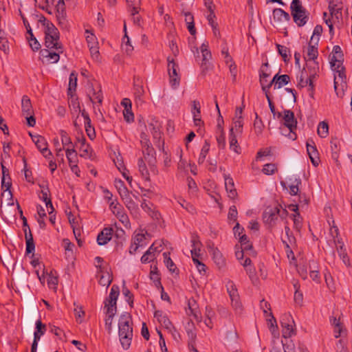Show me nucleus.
Instances as JSON below:
<instances>
[{"label": "nucleus", "mask_w": 352, "mask_h": 352, "mask_svg": "<svg viewBox=\"0 0 352 352\" xmlns=\"http://www.w3.org/2000/svg\"><path fill=\"white\" fill-rule=\"evenodd\" d=\"M207 248L209 253L212 255V259L217 266L219 269L223 267L226 265V259L219 250L214 247V244L212 243L208 244Z\"/></svg>", "instance_id": "9b49d317"}, {"label": "nucleus", "mask_w": 352, "mask_h": 352, "mask_svg": "<svg viewBox=\"0 0 352 352\" xmlns=\"http://www.w3.org/2000/svg\"><path fill=\"white\" fill-rule=\"evenodd\" d=\"M277 118H282L284 126L288 129V138L292 140L296 139L297 135L295 131L297 128V120L295 118L294 113L291 110H284L283 112H278Z\"/></svg>", "instance_id": "7ed1b4c3"}, {"label": "nucleus", "mask_w": 352, "mask_h": 352, "mask_svg": "<svg viewBox=\"0 0 352 352\" xmlns=\"http://www.w3.org/2000/svg\"><path fill=\"white\" fill-rule=\"evenodd\" d=\"M237 338L236 330L235 327L230 324L229 327L226 331V338L228 341H235Z\"/></svg>", "instance_id": "5fc2aeb1"}, {"label": "nucleus", "mask_w": 352, "mask_h": 352, "mask_svg": "<svg viewBox=\"0 0 352 352\" xmlns=\"http://www.w3.org/2000/svg\"><path fill=\"white\" fill-rule=\"evenodd\" d=\"M77 108L81 113L82 117L84 118V124L87 135L91 140H93L96 138V132L94 126H91V119L85 109L82 111L80 109L79 104H77Z\"/></svg>", "instance_id": "4468645a"}, {"label": "nucleus", "mask_w": 352, "mask_h": 352, "mask_svg": "<svg viewBox=\"0 0 352 352\" xmlns=\"http://www.w3.org/2000/svg\"><path fill=\"white\" fill-rule=\"evenodd\" d=\"M129 11L132 14H138L140 9V0H126Z\"/></svg>", "instance_id": "49530a36"}, {"label": "nucleus", "mask_w": 352, "mask_h": 352, "mask_svg": "<svg viewBox=\"0 0 352 352\" xmlns=\"http://www.w3.org/2000/svg\"><path fill=\"white\" fill-rule=\"evenodd\" d=\"M168 72L170 76V83L172 87H177L179 85L180 77L177 74L178 65L173 58L168 57Z\"/></svg>", "instance_id": "9d476101"}, {"label": "nucleus", "mask_w": 352, "mask_h": 352, "mask_svg": "<svg viewBox=\"0 0 352 352\" xmlns=\"http://www.w3.org/2000/svg\"><path fill=\"white\" fill-rule=\"evenodd\" d=\"M341 4L342 3L340 0L330 1L329 4V10L332 18H336L338 20L339 18L342 16L341 10L342 9V6Z\"/></svg>", "instance_id": "412c9836"}, {"label": "nucleus", "mask_w": 352, "mask_h": 352, "mask_svg": "<svg viewBox=\"0 0 352 352\" xmlns=\"http://www.w3.org/2000/svg\"><path fill=\"white\" fill-rule=\"evenodd\" d=\"M77 80V74L75 72H72L70 74L69 78L68 95L73 96L76 89Z\"/></svg>", "instance_id": "4c0bfd02"}, {"label": "nucleus", "mask_w": 352, "mask_h": 352, "mask_svg": "<svg viewBox=\"0 0 352 352\" xmlns=\"http://www.w3.org/2000/svg\"><path fill=\"white\" fill-rule=\"evenodd\" d=\"M41 52L43 56H44L49 63H56L60 59V54L63 52H59L58 50H56V52H50L48 49L42 50Z\"/></svg>", "instance_id": "c85d7f7f"}, {"label": "nucleus", "mask_w": 352, "mask_h": 352, "mask_svg": "<svg viewBox=\"0 0 352 352\" xmlns=\"http://www.w3.org/2000/svg\"><path fill=\"white\" fill-rule=\"evenodd\" d=\"M336 250L340 259L346 266L350 265L349 257L346 251V248L342 239H334Z\"/></svg>", "instance_id": "f8f14e48"}, {"label": "nucleus", "mask_w": 352, "mask_h": 352, "mask_svg": "<svg viewBox=\"0 0 352 352\" xmlns=\"http://www.w3.org/2000/svg\"><path fill=\"white\" fill-rule=\"evenodd\" d=\"M134 94L135 98L141 100L142 96L144 94V89L143 85L138 83L136 81L134 82Z\"/></svg>", "instance_id": "bf43d9fd"}, {"label": "nucleus", "mask_w": 352, "mask_h": 352, "mask_svg": "<svg viewBox=\"0 0 352 352\" xmlns=\"http://www.w3.org/2000/svg\"><path fill=\"white\" fill-rule=\"evenodd\" d=\"M294 21L297 24L298 26L302 27L306 24L308 20V15L307 14L305 9L300 10L297 12L292 14Z\"/></svg>", "instance_id": "a878e982"}, {"label": "nucleus", "mask_w": 352, "mask_h": 352, "mask_svg": "<svg viewBox=\"0 0 352 352\" xmlns=\"http://www.w3.org/2000/svg\"><path fill=\"white\" fill-rule=\"evenodd\" d=\"M133 197H134L135 199H138V197L135 195H132V193H131L122 200L123 201L126 207L130 210L131 213H135L138 210V206L133 201Z\"/></svg>", "instance_id": "7c9ffc66"}, {"label": "nucleus", "mask_w": 352, "mask_h": 352, "mask_svg": "<svg viewBox=\"0 0 352 352\" xmlns=\"http://www.w3.org/2000/svg\"><path fill=\"white\" fill-rule=\"evenodd\" d=\"M39 22L44 26L45 46L49 50H58L63 52V47L59 41V32L55 25L42 16Z\"/></svg>", "instance_id": "f257e3e1"}, {"label": "nucleus", "mask_w": 352, "mask_h": 352, "mask_svg": "<svg viewBox=\"0 0 352 352\" xmlns=\"http://www.w3.org/2000/svg\"><path fill=\"white\" fill-rule=\"evenodd\" d=\"M110 210L119 221L126 227H130V221L124 212L123 207L118 201H112L109 205Z\"/></svg>", "instance_id": "0eeeda50"}, {"label": "nucleus", "mask_w": 352, "mask_h": 352, "mask_svg": "<svg viewBox=\"0 0 352 352\" xmlns=\"http://www.w3.org/2000/svg\"><path fill=\"white\" fill-rule=\"evenodd\" d=\"M276 170V166L274 164H266L262 169V172L267 175L274 174Z\"/></svg>", "instance_id": "338daca9"}, {"label": "nucleus", "mask_w": 352, "mask_h": 352, "mask_svg": "<svg viewBox=\"0 0 352 352\" xmlns=\"http://www.w3.org/2000/svg\"><path fill=\"white\" fill-rule=\"evenodd\" d=\"M46 331V326L42 323L40 320L36 322V330L34 333V338H38L40 340L41 337Z\"/></svg>", "instance_id": "09e8293b"}, {"label": "nucleus", "mask_w": 352, "mask_h": 352, "mask_svg": "<svg viewBox=\"0 0 352 352\" xmlns=\"http://www.w3.org/2000/svg\"><path fill=\"white\" fill-rule=\"evenodd\" d=\"M210 150V144L209 142L206 140L201 150L199 158H198V163L199 164H203L206 160V155H208Z\"/></svg>", "instance_id": "8fccbe9b"}, {"label": "nucleus", "mask_w": 352, "mask_h": 352, "mask_svg": "<svg viewBox=\"0 0 352 352\" xmlns=\"http://www.w3.org/2000/svg\"><path fill=\"white\" fill-rule=\"evenodd\" d=\"M267 317V324L272 334L274 336V337H278L279 336V333L277 331V324L275 318L272 315V312H270L269 316Z\"/></svg>", "instance_id": "58836bf2"}, {"label": "nucleus", "mask_w": 352, "mask_h": 352, "mask_svg": "<svg viewBox=\"0 0 352 352\" xmlns=\"http://www.w3.org/2000/svg\"><path fill=\"white\" fill-rule=\"evenodd\" d=\"M311 63H313V67L307 68V78L305 81V85H309L312 89L314 88V80L319 72V65L317 62H312Z\"/></svg>", "instance_id": "f3484780"}, {"label": "nucleus", "mask_w": 352, "mask_h": 352, "mask_svg": "<svg viewBox=\"0 0 352 352\" xmlns=\"http://www.w3.org/2000/svg\"><path fill=\"white\" fill-rule=\"evenodd\" d=\"M284 352H296L295 344L292 340H287L285 342H282Z\"/></svg>", "instance_id": "e2e57ef3"}, {"label": "nucleus", "mask_w": 352, "mask_h": 352, "mask_svg": "<svg viewBox=\"0 0 352 352\" xmlns=\"http://www.w3.org/2000/svg\"><path fill=\"white\" fill-rule=\"evenodd\" d=\"M124 36L122 38V50L124 51L127 54H130L133 50V46L131 45L129 37L126 33V24L124 25Z\"/></svg>", "instance_id": "e433bc0d"}, {"label": "nucleus", "mask_w": 352, "mask_h": 352, "mask_svg": "<svg viewBox=\"0 0 352 352\" xmlns=\"http://www.w3.org/2000/svg\"><path fill=\"white\" fill-rule=\"evenodd\" d=\"M191 113L193 116V122L197 126H200L203 124V121L201 118V105L199 101L194 100L192 103Z\"/></svg>", "instance_id": "4be33fe9"}, {"label": "nucleus", "mask_w": 352, "mask_h": 352, "mask_svg": "<svg viewBox=\"0 0 352 352\" xmlns=\"http://www.w3.org/2000/svg\"><path fill=\"white\" fill-rule=\"evenodd\" d=\"M185 21L187 24V28L190 33L191 35H195L196 33L195 25H194V18L192 14L189 12L185 13Z\"/></svg>", "instance_id": "37998d69"}, {"label": "nucleus", "mask_w": 352, "mask_h": 352, "mask_svg": "<svg viewBox=\"0 0 352 352\" xmlns=\"http://www.w3.org/2000/svg\"><path fill=\"white\" fill-rule=\"evenodd\" d=\"M226 287L230 299L239 296L238 291L233 282L229 281L226 285Z\"/></svg>", "instance_id": "4d7b16f0"}, {"label": "nucleus", "mask_w": 352, "mask_h": 352, "mask_svg": "<svg viewBox=\"0 0 352 352\" xmlns=\"http://www.w3.org/2000/svg\"><path fill=\"white\" fill-rule=\"evenodd\" d=\"M330 323L333 328L334 336L338 338L345 335L346 330L343 327L340 318L335 316L330 317Z\"/></svg>", "instance_id": "a211bd4d"}, {"label": "nucleus", "mask_w": 352, "mask_h": 352, "mask_svg": "<svg viewBox=\"0 0 352 352\" xmlns=\"http://www.w3.org/2000/svg\"><path fill=\"white\" fill-rule=\"evenodd\" d=\"M331 157L336 162L338 161L339 151L340 149V140L336 138H332L330 142Z\"/></svg>", "instance_id": "f704fd0d"}, {"label": "nucleus", "mask_w": 352, "mask_h": 352, "mask_svg": "<svg viewBox=\"0 0 352 352\" xmlns=\"http://www.w3.org/2000/svg\"><path fill=\"white\" fill-rule=\"evenodd\" d=\"M280 209L276 208H267L263 214V219L265 223L272 226L278 219Z\"/></svg>", "instance_id": "ddd939ff"}, {"label": "nucleus", "mask_w": 352, "mask_h": 352, "mask_svg": "<svg viewBox=\"0 0 352 352\" xmlns=\"http://www.w3.org/2000/svg\"><path fill=\"white\" fill-rule=\"evenodd\" d=\"M298 272L303 279H306L308 272L309 273V263L307 265H300L298 267Z\"/></svg>", "instance_id": "774afa93"}, {"label": "nucleus", "mask_w": 352, "mask_h": 352, "mask_svg": "<svg viewBox=\"0 0 352 352\" xmlns=\"http://www.w3.org/2000/svg\"><path fill=\"white\" fill-rule=\"evenodd\" d=\"M225 187L228 193V197L231 199H234L237 195V192L234 188L233 179L230 176H225Z\"/></svg>", "instance_id": "c756f323"}, {"label": "nucleus", "mask_w": 352, "mask_h": 352, "mask_svg": "<svg viewBox=\"0 0 352 352\" xmlns=\"http://www.w3.org/2000/svg\"><path fill=\"white\" fill-rule=\"evenodd\" d=\"M60 136L61 140V143L63 145V148L67 152V149L75 150L74 144L72 141L71 138L69 136L68 133L64 131H60Z\"/></svg>", "instance_id": "bb28decb"}, {"label": "nucleus", "mask_w": 352, "mask_h": 352, "mask_svg": "<svg viewBox=\"0 0 352 352\" xmlns=\"http://www.w3.org/2000/svg\"><path fill=\"white\" fill-rule=\"evenodd\" d=\"M280 323L283 336L285 338H290L295 334L294 321L289 314H285L282 316Z\"/></svg>", "instance_id": "423d86ee"}, {"label": "nucleus", "mask_w": 352, "mask_h": 352, "mask_svg": "<svg viewBox=\"0 0 352 352\" xmlns=\"http://www.w3.org/2000/svg\"><path fill=\"white\" fill-rule=\"evenodd\" d=\"M236 134L229 133L230 148L236 153H240L241 148L238 144Z\"/></svg>", "instance_id": "c03bdc74"}, {"label": "nucleus", "mask_w": 352, "mask_h": 352, "mask_svg": "<svg viewBox=\"0 0 352 352\" xmlns=\"http://www.w3.org/2000/svg\"><path fill=\"white\" fill-rule=\"evenodd\" d=\"M85 34H87L86 41L87 42L89 48L91 47V46L98 45V42L97 38L92 33V32H91L89 30H86Z\"/></svg>", "instance_id": "603ef678"}, {"label": "nucleus", "mask_w": 352, "mask_h": 352, "mask_svg": "<svg viewBox=\"0 0 352 352\" xmlns=\"http://www.w3.org/2000/svg\"><path fill=\"white\" fill-rule=\"evenodd\" d=\"M120 294V289L117 285H113L109 298L104 302L106 315L115 316L117 311V299Z\"/></svg>", "instance_id": "20e7f679"}, {"label": "nucleus", "mask_w": 352, "mask_h": 352, "mask_svg": "<svg viewBox=\"0 0 352 352\" xmlns=\"http://www.w3.org/2000/svg\"><path fill=\"white\" fill-rule=\"evenodd\" d=\"M113 230L111 228H104L98 235L97 242L99 245H106L112 238Z\"/></svg>", "instance_id": "6ab92c4d"}, {"label": "nucleus", "mask_w": 352, "mask_h": 352, "mask_svg": "<svg viewBox=\"0 0 352 352\" xmlns=\"http://www.w3.org/2000/svg\"><path fill=\"white\" fill-rule=\"evenodd\" d=\"M290 80V78L287 74L278 75L276 74L271 80L272 85H274L275 89H280L287 85Z\"/></svg>", "instance_id": "b1692460"}, {"label": "nucleus", "mask_w": 352, "mask_h": 352, "mask_svg": "<svg viewBox=\"0 0 352 352\" xmlns=\"http://www.w3.org/2000/svg\"><path fill=\"white\" fill-rule=\"evenodd\" d=\"M77 142L80 144V157L84 158H91L92 155V148L87 143L86 139L83 135L77 138Z\"/></svg>", "instance_id": "dca6fc26"}, {"label": "nucleus", "mask_w": 352, "mask_h": 352, "mask_svg": "<svg viewBox=\"0 0 352 352\" xmlns=\"http://www.w3.org/2000/svg\"><path fill=\"white\" fill-rule=\"evenodd\" d=\"M154 317L166 329H170L172 327L171 322L167 317L166 314L162 311H156Z\"/></svg>", "instance_id": "2f4dec72"}, {"label": "nucleus", "mask_w": 352, "mask_h": 352, "mask_svg": "<svg viewBox=\"0 0 352 352\" xmlns=\"http://www.w3.org/2000/svg\"><path fill=\"white\" fill-rule=\"evenodd\" d=\"M334 72V88L336 90L337 89V85L338 84V82L340 81V82H344V80L346 78V76L344 75V69H338L333 71Z\"/></svg>", "instance_id": "864d4df0"}, {"label": "nucleus", "mask_w": 352, "mask_h": 352, "mask_svg": "<svg viewBox=\"0 0 352 352\" xmlns=\"http://www.w3.org/2000/svg\"><path fill=\"white\" fill-rule=\"evenodd\" d=\"M307 153L311 161V163L315 166H318L320 162L318 152L313 140H309L306 144Z\"/></svg>", "instance_id": "2eb2a0df"}, {"label": "nucleus", "mask_w": 352, "mask_h": 352, "mask_svg": "<svg viewBox=\"0 0 352 352\" xmlns=\"http://www.w3.org/2000/svg\"><path fill=\"white\" fill-rule=\"evenodd\" d=\"M268 63H263L259 71V82L262 88V91L265 94L269 93L270 89L272 87L271 81H268V78L270 73L268 71Z\"/></svg>", "instance_id": "1a4fd4ad"}, {"label": "nucleus", "mask_w": 352, "mask_h": 352, "mask_svg": "<svg viewBox=\"0 0 352 352\" xmlns=\"http://www.w3.org/2000/svg\"><path fill=\"white\" fill-rule=\"evenodd\" d=\"M243 122L242 116L234 118L232 126L230 129V134H236L241 135L243 133Z\"/></svg>", "instance_id": "393cba45"}, {"label": "nucleus", "mask_w": 352, "mask_h": 352, "mask_svg": "<svg viewBox=\"0 0 352 352\" xmlns=\"http://www.w3.org/2000/svg\"><path fill=\"white\" fill-rule=\"evenodd\" d=\"M200 51L202 54L201 67H205L206 69L207 68V66H206L207 62L212 57L211 52L208 48V43L207 42L202 43V45H201V47H200Z\"/></svg>", "instance_id": "473e14b6"}, {"label": "nucleus", "mask_w": 352, "mask_h": 352, "mask_svg": "<svg viewBox=\"0 0 352 352\" xmlns=\"http://www.w3.org/2000/svg\"><path fill=\"white\" fill-rule=\"evenodd\" d=\"M291 182L289 183V193L292 195H297L298 192V184H300V181L295 179L294 181L290 179Z\"/></svg>", "instance_id": "680f3d73"}, {"label": "nucleus", "mask_w": 352, "mask_h": 352, "mask_svg": "<svg viewBox=\"0 0 352 352\" xmlns=\"http://www.w3.org/2000/svg\"><path fill=\"white\" fill-rule=\"evenodd\" d=\"M164 258V263L166 265V267L168 268V270L170 272H174L176 270V267L172 259L169 256V253L164 252L163 254Z\"/></svg>", "instance_id": "052dcab7"}, {"label": "nucleus", "mask_w": 352, "mask_h": 352, "mask_svg": "<svg viewBox=\"0 0 352 352\" xmlns=\"http://www.w3.org/2000/svg\"><path fill=\"white\" fill-rule=\"evenodd\" d=\"M150 131L153 135V139L156 140H160L161 138V132L160 131V124L155 121V123L151 122L148 124Z\"/></svg>", "instance_id": "a18cd8bd"}, {"label": "nucleus", "mask_w": 352, "mask_h": 352, "mask_svg": "<svg viewBox=\"0 0 352 352\" xmlns=\"http://www.w3.org/2000/svg\"><path fill=\"white\" fill-rule=\"evenodd\" d=\"M304 9L300 0H292L290 5L291 14Z\"/></svg>", "instance_id": "69168bd1"}, {"label": "nucleus", "mask_w": 352, "mask_h": 352, "mask_svg": "<svg viewBox=\"0 0 352 352\" xmlns=\"http://www.w3.org/2000/svg\"><path fill=\"white\" fill-rule=\"evenodd\" d=\"M190 242L192 247V249L190 250L192 259V261L194 260V258L199 259V258L201 256L200 252L201 247L202 245L201 243L200 242L198 236L195 235L192 236Z\"/></svg>", "instance_id": "5701e85b"}, {"label": "nucleus", "mask_w": 352, "mask_h": 352, "mask_svg": "<svg viewBox=\"0 0 352 352\" xmlns=\"http://www.w3.org/2000/svg\"><path fill=\"white\" fill-rule=\"evenodd\" d=\"M195 326L192 322H188L186 327V333L188 336L189 339V343L192 346V344L195 343L197 334L195 331Z\"/></svg>", "instance_id": "79ce46f5"}, {"label": "nucleus", "mask_w": 352, "mask_h": 352, "mask_svg": "<svg viewBox=\"0 0 352 352\" xmlns=\"http://www.w3.org/2000/svg\"><path fill=\"white\" fill-rule=\"evenodd\" d=\"M87 96L90 101L96 105H101L103 101V95L100 85L94 86L92 83L87 85Z\"/></svg>", "instance_id": "39448f33"}, {"label": "nucleus", "mask_w": 352, "mask_h": 352, "mask_svg": "<svg viewBox=\"0 0 352 352\" xmlns=\"http://www.w3.org/2000/svg\"><path fill=\"white\" fill-rule=\"evenodd\" d=\"M120 341L124 349H128L133 338L131 319L129 314L120 316L118 323Z\"/></svg>", "instance_id": "f03ea898"}, {"label": "nucleus", "mask_w": 352, "mask_h": 352, "mask_svg": "<svg viewBox=\"0 0 352 352\" xmlns=\"http://www.w3.org/2000/svg\"><path fill=\"white\" fill-rule=\"evenodd\" d=\"M273 17L278 22H287L290 20L289 14L281 8H275L273 10Z\"/></svg>", "instance_id": "72a5a7b5"}, {"label": "nucleus", "mask_w": 352, "mask_h": 352, "mask_svg": "<svg viewBox=\"0 0 352 352\" xmlns=\"http://www.w3.org/2000/svg\"><path fill=\"white\" fill-rule=\"evenodd\" d=\"M317 133L320 138H324L329 134V126L326 122H320L318 126Z\"/></svg>", "instance_id": "3c124183"}, {"label": "nucleus", "mask_w": 352, "mask_h": 352, "mask_svg": "<svg viewBox=\"0 0 352 352\" xmlns=\"http://www.w3.org/2000/svg\"><path fill=\"white\" fill-rule=\"evenodd\" d=\"M22 113L24 116H28L32 114V106L30 99L27 96H23L21 100Z\"/></svg>", "instance_id": "c9c22d12"}, {"label": "nucleus", "mask_w": 352, "mask_h": 352, "mask_svg": "<svg viewBox=\"0 0 352 352\" xmlns=\"http://www.w3.org/2000/svg\"><path fill=\"white\" fill-rule=\"evenodd\" d=\"M56 17L60 22L62 20H65V5L64 0H58L56 6Z\"/></svg>", "instance_id": "a19ab883"}, {"label": "nucleus", "mask_w": 352, "mask_h": 352, "mask_svg": "<svg viewBox=\"0 0 352 352\" xmlns=\"http://www.w3.org/2000/svg\"><path fill=\"white\" fill-rule=\"evenodd\" d=\"M318 56V47L315 45H309L307 47V52L306 54L305 59L307 60V68L309 69L310 67H313L312 62H316Z\"/></svg>", "instance_id": "aec40b11"}, {"label": "nucleus", "mask_w": 352, "mask_h": 352, "mask_svg": "<svg viewBox=\"0 0 352 352\" xmlns=\"http://www.w3.org/2000/svg\"><path fill=\"white\" fill-rule=\"evenodd\" d=\"M26 253L30 254L34 252L35 250V245L34 243V239L31 231L29 230V234L26 233Z\"/></svg>", "instance_id": "de8ad7c7"}, {"label": "nucleus", "mask_w": 352, "mask_h": 352, "mask_svg": "<svg viewBox=\"0 0 352 352\" xmlns=\"http://www.w3.org/2000/svg\"><path fill=\"white\" fill-rule=\"evenodd\" d=\"M142 208L149 215H151L153 218L158 219L160 217V214L157 212H154L152 210L150 203L146 202V200H144L141 204Z\"/></svg>", "instance_id": "6e6d98bb"}, {"label": "nucleus", "mask_w": 352, "mask_h": 352, "mask_svg": "<svg viewBox=\"0 0 352 352\" xmlns=\"http://www.w3.org/2000/svg\"><path fill=\"white\" fill-rule=\"evenodd\" d=\"M12 186L10 176H5L1 178V189L3 191L6 192L7 190L10 189Z\"/></svg>", "instance_id": "0e129e2a"}, {"label": "nucleus", "mask_w": 352, "mask_h": 352, "mask_svg": "<svg viewBox=\"0 0 352 352\" xmlns=\"http://www.w3.org/2000/svg\"><path fill=\"white\" fill-rule=\"evenodd\" d=\"M309 276L311 278L318 283L320 280V276L319 274V266L318 263L314 260H311L309 261Z\"/></svg>", "instance_id": "cd10ccee"}, {"label": "nucleus", "mask_w": 352, "mask_h": 352, "mask_svg": "<svg viewBox=\"0 0 352 352\" xmlns=\"http://www.w3.org/2000/svg\"><path fill=\"white\" fill-rule=\"evenodd\" d=\"M292 219L294 221V229H295L298 232H300L302 226V217H300V214L297 212L296 214H294L292 215Z\"/></svg>", "instance_id": "13d9d810"}, {"label": "nucleus", "mask_w": 352, "mask_h": 352, "mask_svg": "<svg viewBox=\"0 0 352 352\" xmlns=\"http://www.w3.org/2000/svg\"><path fill=\"white\" fill-rule=\"evenodd\" d=\"M65 155L68 160L69 167H72L74 165H78V154L76 150L67 149Z\"/></svg>", "instance_id": "ea45409f"}, {"label": "nucleus", "mask_w": 352, "mask_h": 352, "mask_svg": "<svg viewBox=\"0 0 352 352\" xmlns=\"http://www.w3.org/2000/svg\"><path fill=\"white\" fill-rule=\"evenodd\" d=\"M32 140L40 151L44 157L50 159L52 156V152L48 149V144L45 138L40 135H32Z\"/></svg>", "instance_id": "6e6552de"}]
</instances>
